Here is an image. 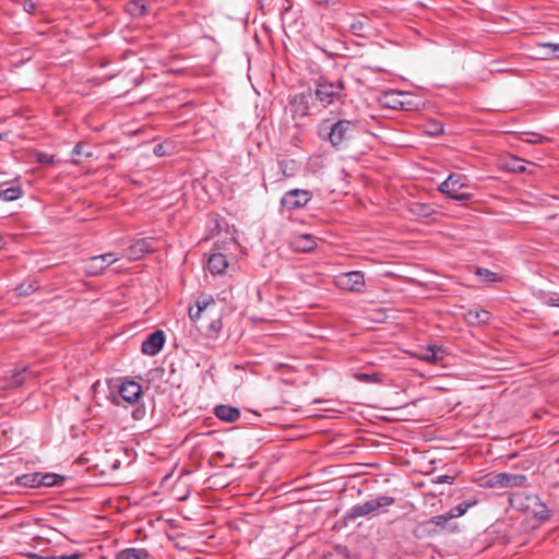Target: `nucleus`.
<instances>
[{
	"mask_svg": "<svg viewBox=\"0 0 559 559\" xmlns=\"http://www.w3.org/2000/svg\"><path fill=\"white\" fill-rule=\"evenodd\" d=\"M477 502H478L477 499L465 500V501L459 503L457 506H455L454 508H452L449 511V513L451 514L452 519L462 516L467 512V510L469 508L476 506Z\"/></svg>",
	"mask_w": 559,
	"mask_h": 559,
	"instance_id": "obj_28",
	"label": "nucleus"
},
{
	"mask_svg": "<svg viewBox=\"0 0 559 559\" xmlns=\"http://www.w3.org/2000/svg\"><path fill=\"white\" fill-rule=\"evenodd\" d=\"M215 416L226 423H234L240 417V411L230 405H217L214 411Z\"/></svg>",
	"mask_w": 559,
	"mask_h": 559,
	"instance_id": "obj_19",
	"label": "nucleus"
},
{
	"mask_svg": "<svg viewBox=\"0 0 559 559\" xmlns=\"http://www.w3.org/2000/svg\"><path fill=\"white\" fill-rule=\"evenodd\" d=\"M80 558H81L80 552H72V554L58 555L57 559H80Z\"/></svg>",
	"mask_w": 559,
	"mask_h": 559,
	"instance_id": "obj_47",
	"label": "nucleus"
},
{
	"mask_svg": "<svg viewBox=\"0 0 559 559\" xmlns=\"http://www.w3.org/2000/svg\"><path fill=\"white\" fill-rule=\"evenodd\" d=\"M22 194L23 191L20 186L5 187L3 183H0V199L2 201H15L20 199Z\"/></svg>",
	"mask_w": 559,
	"mask_h": 559,
	"instance_id": "obj_23",
	"label": "nucleus"
},
{
	"mask_svg": "<svg viewBox=\"0 0 559 559\" xmlns=\"http://www.w3.org/2000/svg\"><path fill=\"white\" fill-rule=\"evenodd\" d=\"M153 152L156 156H164L166 155L165 145L164 144H156L153 148Z\"/></svg>",
	"mask_w": 559,
	"mask_h": 559,
	"instance_id": "obj_46",
	"label": "nucleus"
},
{
	"mask_svg": "<svg viewBox=\"0 0 559 559\" xmlns=\"http://www.w3.org/2000/svg\"><path fill=\"white\" fill-rule=\"evenodd\" d=\"M539 46L542 48H546V49L549 50V51L546 52L545 58H549V57H557V58H559V44L543 43V44H539Z\"/></svg>",
	"mask_w": 559,
	"mask_h": 559,
	"instance_id": "obj_40",
	"label": "nucleus"
},
{
	"mask_svg": "<svg viewBox=\"0 0 559 559\" xmlns=\"http://www.w3.org/2000/svg\"><path fill=\"white\" fill-rule=\"evenodd\" d=\"M228 266L226 257L222 253L210 254L206 262V270L214 275L222 274Z\"/></svg>",
	"mask_w": 559,
	"mask_h": 559,
	"instance_id": "obj_18",
	"label": "nucleus"
},
{
	"mask_svg": "<svg viewBox=\"0 0 559 559\" xmlns=\"http://www.w3.org/2000/svg\"><path fill=\"white\" fill-rule=\"evenodd\" d=\"M28 372L27 367H23L22 369H16L8 379V386L10 388H19L25 381V374Z\"/></svg>",
	"mask_w": 559,
	"mask_h": 559,
	"instance_id": "obj_29",
	"label": "nucleus"
},
{
	"mask_svg": "<svg viewBox=\"0 0 559 559\" xmlns=\"http://www.w3.org/2000/svg\"><path fill=\"white\" fill-rule=\"evenodd\" d=\"M419 358L426 362L435 364L441 360L442 357L439 356V350L435 346H428Z\"/></svg>",
	"mask_w": 559,
	"mask_h": 559,
	"instance_id": "obj_33",
	"label": "nucleus"
},
{
	"mask_svg": "<svg viewBox=\"0 0 559 559\" xmlns=\"http://www.w3.org/2000/svg\"><path fill=\"white\" fill-rule=\"evenodd\" d=\"M214 305V299L212 296H204L199 298L195 302V306H190L188 310V314L191 321L197 322L202 312H204L210 306Z\"/></svg>",
	"mask_w": 559,
	"mask_h": 559,
	"instance_id": "obj_17",
	"label": "nucleus"
},
{
	"mask_svg": "<svg viewBox=\"0 0 559 559\" xmlns=\"http://www.w3.org/2000/svg\"><path fill=\"white\" fill-rule=\"evenodd\" d=\"M556 463L559 464V456L557 457Z\"/></svg>",
	"mask_w": 559,
	"mask_h": 559,
	"instance_id": "obj_51",
	"label": "nucleus"
},
{
	"mask_svg": "<svg viewBox=\"0 0 559 559\" xmlns=\"http://www.w3.org/2000/svg\"><path fill=\"white\" fill-rule=\"evenodd\" d=\"M345 90L343 80L336 82L320 81L316 85V98L324 106L328 107L336 102H343L344 95L342 92Z\"/></svg>",
	"mask_w": 559,
	"mask_h": 559,
	"instance_id": "obj_4",
	"label": "nucleus"
},
{
	"mask_svg": "<svg viewBox=\"0 0 559 559\" xmlns=\"http://www.w3.org/2000/svg\"><path fill=\"white\" fill-rule=\"evenodd\" d=\"M356 128V122L352 120L332 121V119H325L318 127V135L321 140L328 141L334 148L342 150L353 139Z\"/></svg>",
	"mask_w": 559,
	"mask_h": 559,
	"instance_id": "obj_1",
	"label": "nucleus"
},
{
	"mask_svg": "<svg viewBox=\"0 0 559 559\" xmlns=\"http://www.w3.org/2000/svg\"><path fill=\"white\" fill-rule=\"evenodd\" d=\"M338 0H321L320 2H324L328 5H334Z\"/></svg>",
	"mask_w": 559,
	"mask_h": 559,
	"instance_id": "obj_48",
	"label": "nucleus"
},
{
	"mask_svg": "<svg viewBox=\"0 0 559 559\" xmlns=\"http://www.w3.org/2000/svg\"><path fill=\"white\" fill-rule=\"evenodd\" d=\"M509 500L513 508L523 511L537 520L544 521L550 516V510L536 495L514 492L511 493Z\"/></svg>",
	"mask_w": 559,
	"mask_h": 559,
	"instance_id": "obj_3",
	"label": "nucleus"
},
{
	"mask_svg": "<svg viewBox=\"0 0 559 559\" xmlns=\"http://www.w3.org/2000/svg\"><path fill=\"white\" fill-rule=\"evenodd\" d=\"M37 3L35 0H25L23 8L27 13H33L36 10Z\"/></svg>",
	"mask_w": 559,
	"mask_h": 559,
	"instance_id": "obj_43",
	"label": "nucleus"
},
{
	"mask_svg": "<svg viewBox=\"0 0 559 559\" xmlns=\"http://www.w3.org/2000/svg\"><path fill=\"white\" fill-rule=\"evenodd\" d=\"M247 413H251L254 416H259L254 411H251V409H248V408H247Z\"/></svg>",
	"mask_w": 559,
	"mask_h": 559,
	"instance_id": "obj_50",
	"label": "nucleus"
},
{
	"mask_svg": "<svg viewBox=\"0 0 559 559\" xmlns=\"http://www.w3.org/2000/svg\"><path fill=\"white\" fill-rule=\"evenodd\" d=\"M312 90L308 88L305 92L294 94L289 97L287 108L293 119L304 118L309 115L310 100L312 99Z\"/></svg>",
	"mask_w": 559,
	"mask_h": 559,
	"instance_id": "obj_10",
	"label": "nucleus"
},
{
	"mask_svg": "<svg viewBox=\"0 0 559 559\" xmlns=\"http://www.w3.org/2000/svg\"><path fill=\"white\" fill-rule=\"evenodd\" d=\"M165 344V334L163 331L157 330L151 333L146 340L143 341L141 345V352L144 355L155 356L157 355L164 347Z\"/></svg>",
	"mask_w": 559,
	"mask_h": 559,
	"instance_id": "obj_13",
	"label": "nucleus"
},
{
	"mask_svg": "<svg viewBox=\"0 0 559 559\" xmlns=\"http://www.w3.org/2000/svg\"><path fill=\"white\" fill-rule=\"evenodd\" d=\"M312 199V192L306 189H292L284 193L281 199V207L293 212L306 206Z\"/></svg>",
	"mask_w": 559,
	"mask_h": 559,
	"instance_id": "obj_8",
	"label": "nucleus"
},
{
	"mask_svg": "<svg viewBox=\"0 0 559 559\" xmlns=\"http://www.w3.org/2000/svg\"><path fill=\"white\" fill-rule=\"evenodd\" d=\"M408 95L400 91L385 92L381 98L384 107L395 110H409L412 103L407 100Z\"/></svg>",
	"mask_w": 559,
	"mask_h": 559,
	"instance_id": "obj_12",
	"label": "nucleus"
},
{
	"mask_svg": "<svg viewBox=\"0 0 559 559\" xmlns=\"http://www.w3.org/2000/svg\"><path fill=\"white\" fill-rule=\"evenodd\" d=\"M58 555H47V556H40L39 559H57Z\"/></svg>",
	"mask_w": 559,
	"mask_h": 559,
	"instance_id": "obj_49",
	"label": "nucleus"
},
{
	"mask_svg": "<svg viewBox=\"0 0 559 559\" xmlns=\"http://www.w3.org/2000/svg\"><path fill=\"white\" fill-rule=\"evenodd\" d=\"M413 533L417 538L438 534L436 526L431 523V519L417 524Z\"/></svg>",
	"mask_w": 559,
	"mask_h": 559,
	"instance_id": "obj_25",
	"label": "nucleus"
},
{
	"mask_svg": "<svg viewBox=\"0 0 559 559\" xmlns=\"http://www.w3.org/2000/svg\"><path fill=\"white\" fill-rule=\"evenodd\" d=\"M425 131L429 135H439L443 132V124L437 120L428 121L425 126Z\"/></svg>",
	"mask_w": 559,
	"mask_h": 559,
	"instance_id": "obj_36",
	"label": "nucleus"
},
{
	"mask_svg": "<svg viewBox=\"0 0 559 559\" xmlns=\"http://www.w3.org/2000/svg\"><path fill=\"white\" fill-rule=\"evenodd\" d=\"M119 393L126 402L134 403L142 394V386L135 381H123L120 384Z\"/></svg>",
	"mask_w": 559,
	"mask_h": 559,
	"instance_id": "obj_15",
	"label": "nucleus"
},
{
	"mask_svg": "<svg viewBox=\"0 0 559 559\" xmlns=\"http://www.w3.org/2000/svg\"><path fill=\"white\" fill-rule=\"evenodd\" d=\"M322 559H347L346 555L341 549H335L334 552H330L323 556Z\"/></svg>",
	"mask_w": 559,
	"mask_h": 559,
	"instance_id": "obj_42",
	"label": "nucleus"
},
{
	"mask_svg": "<svg viewBox=\"0 0 559 559\" xmlns=\"http://www.w3.org/2000/svg\"><path fill=\"white\" fill-rule=\"evenodd\" d=\"M278 169L282 175L277 179L280 181V180H283L286 178L295 177L299 171V164L295 159H292V158L281 159V160H278Z\"/></svg>",
	"mask_w": 559,
	"mask_h": 559,
	"instance_id": "obj_20",
	"label": "nucleus"
},
{
	"mask_svg": "<svg viewBox=\"0 0 559 559\" xmlns=\"http://www.w3.org/2000/svg\"><path fill=\"white\" fill-rule=\"evenodd\" d=\"M465 319L472 324H486L491 319V313L485 309L474 308L465 313Z\"/></svg>",
	"mask_w": 559,
	"mask_h": 559,
	"instance_id": "obj_21",
	"label": "nucleus"
},
{
	"mask_svg": "<svg viewBox=\"0 0 559 559\" xmlns=\"http://www.w3.org/2000/svg\"><path fill=\"white\" fill-rule=\"evenodd\" d=\"M40 473L24 474L16 478V483L23 487L37 488L40 487Z\"/></svg>",
	"mask_w": 559,
	"mask_h": 559,
	"instance_id": "obj_26",
	"label": "nucleus"
},
{
	"mask_svg": "<svg viewBox=\"0 0 559 559\" xmlns=\"http://www.w3.org/2000/svg\"><path fill=\"white\" fill-rule=\"evenodd\" d=\"M37 160L41 165H51L53 164L55 158L52 155L40 153L38 154Z\"/></svg>",
	"mask_w": 559,
	"mask_h": 559,
	"instance_id": "obj_41",
	"label": "nucleus"
},
{
	"mask_svg": "<svg viewBox=\"0 0 559 559\" xmlns=\"http://www.w3.org/2000/svg\"><path fill=\"white\" fill-rule=\"evenodd\" d=\"M408 211L413 215V217L420 219L427 218L435 213V210L431 205L421 202H412L408 205Z\"/></svg>",
	"mask_w": 559,
	"mask_h": 559,
	"instance_id": "obj_22",
	"label": "nucleus"
},
{
	"mask_svg": "<svg viewBox=\"0 0 559 559\" xmlns=\"http://www.w3.org/2000/svg\"><path fill=\"white\" fill-rule=\"evenodd\" d=\"M150 251H152V245L150 240L139 239L126 249L123 257H126L128 260L135 261L141 259L145 253Z\"/></svg>",
	"mask_w": 559,
	"mask_h": 559,
	"instance_id": "obj_14",
	"label": "nucleus"
},
{
	"mask_svg": "<svg viewBox=\"0 0 559 559\" xmlns=\"http://www.w3.org/2000/svg\"><path fill=\"white\" fill-rule=\"evenodd\" d=\"M395 503V498L391 496H378L361 504L353 506L343 516L345 525L354 522L357 518L377 515L384 512L383 509L389 508Z\"/></svg>",
	"mask_w": 559,
	"mask_h": 559,
	"instance_id": "obj_2",
	"label": "nucleus"
},
{
	"mask_svg": "<svg viewBox=\"0 0 559 559\" xmlns=\"http://www.w3.org/2000/svg\"><path fill=\"white\" fill-rule=\"evenodd\" d=\"M93 155L91 151L86 150V145L83 143H78L74 148L72 150V156L73 157H81L84 156L85 158H88Z\"/></svg>",
	"mask_w": 559,
	"mask_h": 559,
	"instance_id": "obj_39",
	"label": "nucleus"
},
{
	"mask_svg": "<svg viewBox=\"0 0 559 559\" xmlns=\"http://www.w3.org/2000/svg\"><path fill=\"white\" fill-rule=\"evenodd\" d=\"M119 260L120 257L114 252L94 255L83 261V271L90 276H97L102 274L107 266Z\"/></svg>",
	"mask_w": 559,
	"mask_h": 559,
	"instance_id": "obj_9",
	"label": "nucleus"
},
{
	"mask_svg": "<svg viewBox=\"0 0 559 559\" xmlns=\"http://www.w3.org/2000/svg\"><path fill=\"white\" fill-rule=\"evenodd\" d=\"M349 29L355 36L365 37L366 23L364 20H355L349 24Z\"/></svg>",
	"mask_w": 559,
	"mask_h": 559,
	"instance_id": "obj_37",
	"label": "nucleus"
},
{
	"mask_svg": "<svg viewBox=\"0 0 559 559\" xmlns=\"http://www.w3.org/2000/svg\"><path fill=\"white\" fill-rule=\"evenodd\" d=\"M292 247L295 251L311 252L317 247V240L310 234H300L293 238Z\"/></svg>",
	"mask_w": 559,
	"mask_h": 559,
	"instance_id": "obj_16",
	"label": "nucleus"
},
{
	"mask_svg": "<svg viewBox=\"0 0 559 559\" xmlns=\"http://www.w3.org/2000/svg\"><path fill=\"white\" fill-rule=\"evenodd\" d=\"M453 480L454 477L450 475H440L436 478L437 484H452Z\"/></svg>",
	"mask_w": 559,
	"mask_h": 559,
	"instance_id": "obj_44",
	"label": "nucleus"
},
{
	"mask_svg": "<svg viewBox=\"0 0 559 559\" xmlns=\"http://www.w3.org/2000/svg\"><path fill=\"white\" fill-rule=\"evenodd\" d=\"M546 304L550 307H559V295L554 294L547 299Z\"/></svg>",
	"mask_w": 559,
	"mask_h": 559,
	"instance_id": "obj_45",
	"label": "nucleus"
},
{
	"mask_svg": "<svg viewBox=\"0 0 559 559\" xmlns=\"http://www.w3.org/2000/svg\"><path fill=\"white\" fill-rule=\"evenodd\" d=\"M127 12L132 16L140 17L146 13V5L141 0H134L127 3Z\"/></svg>",
	"mask_w": 559,
	"mask_h": 559,
	"instance_id": "obj_30",
	"label": "nucleus"
},
{
	"mask_svg": "<svg viewBox=\"0 0 559 559\" xmlns=\"http://www.w3.org/2000/svg\"><path fill=\"white\" fill-rule=\"evenodd\" d=\"M450 520H452L451 514L449 512H447L444 514L432 516L431 523H433V525L436 526L437 532L439 534L441 531H443L445 528V526Z\"/></svg>",
	"mask_w": 559,
	"mask_h": 559,
	"instance_id": "obj_35",
	"label": "nucleus"
},
{
	"mask_svg": "<svg viewBox=\"0 0 559 559\" xmlns=\"http://www.w3.org/2000/svg\"><path fill=\"white\" fill-rule=\"evenodd\" d=\"M527 483V477L523 474L498 473L488 480L489 487H523Z\"/></svg>",
	"mask_w": 559,
	"mask_h": 559,
	"instance_id": "obj_11",
	"label": "nucleus"
},
{
	"mask_svg": "<svg viewBox=\"0 0 559 559\" xmlns=\"http://www.w3.org/2000/svg\"><path fill=\"white\" fill-rule=\"evenodd\" d=\"M295 382V378L282 380L275 392L278 399H272L266 402V409H280L283 408L284 405H295L296 394L293 388Z\"/></svg>",
	"mask_w": 559,
	"mask_h": 559,
	"instance_id": "obj_7",
	"label": "nucleus"
},
{
	"mask_svg": "<svg viewBox=\"0 0 559 559\" xmlns=\"http://www.w3.org/2000/svg\"><path fill=\"white\" fill-rule=\"evenodd\" d=\"M334 285L345 292L360 294L366 288V277L362 271L341 272L333 278Z\"/></svg>",
	"mask_w": 559,
	"mask_h": 559,
	"instance_id": "obj_6",
	"label": "nucleus"
},
{
	"mask_svg": "<svg viewBox=\"0 0 559 559\" xmlns=\"http://www.w3.org/2000/svg\"><path fill=\"white\" fill-rule=\"evenodd\" d=\"M523 142L530 144H545L550 142V138L539 133H528L527 138L523 139Z\"/></svg>",
	"mask_w": 559,
	"mask_h": 559,
	"instance_id": "obj_38",
	"label": "nucleus"
},
{
	"mask_svg": "<svg viewBox=\"0 0 559 559\" xmlns=\"http://www.w3.org/2000/svg\"><path fill=\"white\" fill-rule=\"evenodd\" d=\"M466 177L462 174L452 173L439 185V191L455 201L469 200L472 194L463 191L466 187Z\"/></svg>",
	"mask_w": 559,
	"mask_h": 559,
	"instance_id": "obj_5",
	"label": "nucleus"
},
{
	"mask_svg": "<svg viewBox=\"0 0 559 559\" xmlns=\"http://www.w3.org/2000/svg\"><path fill=\"white\" fill-rule=\"evenodd\" d=\"M475 274L484 283H496L501 281V277L497 273L485 267H477Z\"/></svg>",
	"mask_w": 559,
	"mask_h": 559,
	"instance_id": "obj_31",
	"label": "nucleus"
},
{
	"mask_svg": "<svg viewBox=\"0 0 559 559\" xmlns=\"http://www.w3.org/2000/svg\"><path fill=\"white\" fill-rule=\"evenodd\" d=\"M39 478H40V485L45 486V487H50V486L57 485L59 481L63 480L62 476H60L58 474H53V473H46V474L40 473Z\"/></svg>",
	"mask_w": 559,
	"mask_h": 559,
	"instance_id": "obj_34",
	"label": "nucleus"
},
{
	"mask_svg": "<svg viewBox=\"0 0 559 559\" xmlns=\"http://www.w3.org/2000/svg\"><path fill=\"white\" fill-rule=\"evenodd\" d=\"M526 165H532V163L516 156H511L507 164L508 168L514 173H525Z\"/></svg>",
	"mask_w": 559,
	"mask_h": 559,
	"instance_id": "obj_32",
	"label": "nucleus"
},
{
	"mask_svg": "<svg viewBox=\"0 0 559 559\" xmlns=\"http://www.w3.org/2000/svg\"><path fill=\"white\" fill-rule=\"evenodd\" d=\"M354 378L359 382L380 384L383 382V374L380 372H356Z\"/></svg>",
	"mask_w": 559,
	"mask_h": 559,
	"instance_id": "obj_27",
	"label": "nucleus"
},
{
	"mask_svg": "<svg viewBox=\"0 0 559 559\" xmlns=\"http://www.w3.org/2000/svg\"><path fill=\"white\" fill-rule=\"evenodd\" d=\"M116 559H150L145 549L127 548L118 552Z\"/></svg>",
	"mask_w": 559,
	"mask_h": 559,
	"instance_id": "obj_24",
	"label": "nucleus"
}]
</instances>
